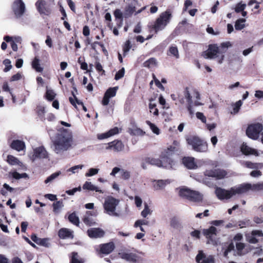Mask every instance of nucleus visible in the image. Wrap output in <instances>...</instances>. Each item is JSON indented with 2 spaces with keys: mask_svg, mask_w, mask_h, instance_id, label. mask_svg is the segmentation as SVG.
I'll list each match as a JSON object with an SVG mask.
<instances>
[{
  "mask_svg": "<svg viewBox=\"0 0 263 263\" xmlns=\"http://www.w3.org/2000/svg\"><path fill=\"white\" fill-rule=\"evenodd\" d=\"M52 142L53 151L59 155L63 154L75 146L71 131L64 128L58 130Z\"/></svg>",
  "mask_w": 263,
  "mask_h": 263,
  "instance_id": "1",
  "label": "nucleus"
},
{
  "mask_svg": "<svg viewBox=\"0 0 263 263\" xmlns=\"http://www.w3.org/2000/svg\"><path fill=\"white\" fill-rule=\"evenodd\" d=\"M249 190L259 191L263 190V182L256 184L244 183L226 190L220 187H216L215 193L220 200L228 199L234 196L246 193Z\"/></svg>",
  "mask_w": 263,
  "mask_h": 263,
  "instance_id": "2",
  "label": "nucleus"
},
{
  "mask_svg": "<svg viewBox=\"0 0 263 263\" xmlns=\"http://www.w3.org/2000/svg\"><path fill=\"white\" fill-rule=\"evenodd\" d=\"M230 46L231 44L229 42L222 43L219 46L215 44L210 45L203 56L205 59H217L218 63L221 64L224 59V54Z\"/></svg>",
  "mask_w": 263,
  "mask_h": 263,
  "instance_id": "3",
  "label": "nucleus"
},
{
  "mask_svg": "<svg viewBox=\"0 0 263 263\" xmlns=\"http://www.w3.org/2000/svg\"><path fill=\"white\" fill-rule=\"evenodd\" d=\"M119 200L112 196H107L103 203L104 213L113 217H119L120 214L116 212V208L119 203Z\"/></svg>",
  "mask_w": 263,
  "mask_h": 263,
  "instance_id": "4",
  "label": "nucleus"
},
{
  "mask_svg": "<svg viewBox=\"0 0 263 263\" xmlns=\"http://www.w3.org/2000/svg\"><path fill=\"white\" fill-rule=\"evenodd\" d=\"M189 145L192 146V149L197 152L203 153L208 150V144L199 137L191 136L186 138Z\"/></svg>",
  "mask_w": 263,
  "mask_h": 263,
  "instance_id": "5",
  "label": "nucleus"
},
{
  "mask_svg": "<svg viewBox=\"0 0 263 263\" xmlns=\"http://www.w3.org/2000/svg\"><path fill=\"white\" fill-rule=\"evenodd\" d=\"M171 17V13L168 11L161 13L154 25L153 28L155 32L163 30L169 23Z\"/></svg>",
  "mask_w": 263,
  "mask_h": 263,
  "instance_id": "6",
  "label": "nucleus"
},
{
  "mask_svg": "<svg viewBox=\"0 0 263 263\" xmlns=\"http://www.w3.org/2000/svg\"><path fill=\"white\" fill-rule=\"evenodd\" d=\"M263 127L261 124H252L247 127L246 134L249 138L253 140H257L259 138L260 133Z\"/></svg>",
  "mask_w": 263,
  "mask_h": 263,
  "instance_id": "7",
  "label": "nucleus"
},
{
  "mask_svg": "<svg viewBox=\"0 0 263 263\" xmlns=\"http://www.w3.org/2000/svg\"><path fill=\"white\" fill-rule=\"evenodd\" d=\"M29 157L32 161H34L37 159L48 158V153L43 146H41L33 148V153Z\"/></svg>",
  "mask_w": 263,
  "mask_h": 263,
  "instance_id": "8",
  "label": "nucleus"
},
{
  "mask_svg": "<svg viewBox=\"0 0 263 263\" xmlns=\"http://www.w3.org/2000/svg\"><path fill=\"white\" fill-rule=\"evenodd\" d=\"M217 229L212 226L208 229L203 230V234L208 239L207 243L213 245H217V240L216 238Z\"/></svg>",
  "mask_w": 263,
  "mask_h": 263,
  "instance_id": "9",
  "label": "nucleus"
},
{
  "mask_svg": "<svg viewBox=\"0 0 263 263\" xmlns=\"http://www.w3.org/2000/svg\"><path fill=\"white\" fill-rule=\"evenodd\" d=\"M35 6L41 15H49L51 13V9L47 5L45 0H38Z\"/></svg>",
  "mask_w": 263,
  "mask_h": 263,
  "instance_id": "10",
  "label": "nucleus"
},
{
  "mask_svg": "<svg viewBox=\"0 0 263 263\" xmlns=\"http://www.w3.org/2000/svg\"><path fill=\"white\" fill-rule=\"evenodd\" d=\"M12 9L15 16L21 17L25 12V5L22 0H16L13 4Z\"/></svg>",
  "mask_w": 263,
  "mask_h": 263,
  "instance_id": "11",
  "label": "nucleus"
},
{
  "mask_svg": "<svg viewBox=\"0 0 263 263\" xmlns=\"http://www.w3.org/2000/svg\"><path fill=\"white\" fill-rule=\"evenodd\" d=\"M196 261L197 263H215L214 256L207 255L202 251H199L196 257Z\"/></svg>",
  "mask_w": 263,
  "mask_h": 263,
  "instance_id": "12",
  "label": "nucleus"
},
{
  "mask_svg": "<svg viewBox=\"0 0 263 263\" xmlns=\"http://www.w3.org/2000/svg\"><path fill=\"white\" fill-rule=\"evenodd\" d=\"M121 257L128 261L134 263H143V259L136 254L133 253H122L120 254Z\"/></svg>",
  "mask_w": 263,
  "mask_h": 263,
  "instance_id": "13",
  "label": "nucleus"
},
{
  "mask_svg": "<svg viewBox=\"0 0 263 263\" xmlns=\"http://www.w3.org/2000/svg\"><path fill=\"white\" fill-rule=\"evenodd\" d=\"M204 174L205 176L208 177L215 178L216 179H221L224 178V177L227 175V173L223 170L215 169L206 170Z\"/></svg>",
  "mask_w": 263,
  "mask_h": 263,
  "instance_id": "14",
  "label": "nucleus"
},
{
  "mask_svg": "<svg viewBox=\"0 0 263 263\" xmlns=\"http://www.w3.org/2000/svg\"><path fill=\"white\" fill-rule=\"evenodd\" d=\"M164 161V160H163ZM146 163L156 165L158 167H171L170 162L165 163L164 161H162L158 158H154L151 157H147L145 159Z\"/></svg>",
  "mask_w": 263,
  "mask_h": 263,
  "instance_id": "15",
  "label": "nucleus"
},
{
  "mask_svg": "<svg viewBox=\"0 0 263 263\" xmlns=\"http://www.w3.org/2000/svg\"><path fill=\"white\" fill-rule=\"evenodd\" d=\"M257 237H263V233L261 230H253L251 233L246 234V239L250 243H256L258 242Z\"/></svg>",
  "mask_w": 263,
  "mask_h": 263,
  "instance_id": "16",
  "label": "nucleus"
},
{
  "mask_svg": "<svg viewBox=\"0 0 263 263\" xmlns=\"http://www.w3.org/2000/svg\"><path fill=\"white\" fill-rule=\"evenodd\" d=\"M117 89V87H114L109 88L107 90V91L105 92L104 94L102 102V104L103 105L106 106L108 104L109 102V99L116 96Z\"/></svg>",
  "mask_w": 263,
  "mask_h": 263,
  "instance_id": "17",
  "label": "nucleus"
},
{
  "mask_svg": "<svg viewBox=\"0 0 263 263\" xmlns=\"http://www.w3.org/2000/svg\"><path fill=\"white\" fill-rule=\"evenodd\" d=\"M87 234L92 238L102 237L104 234V231L100 228H90L87 230Z\"/></svg>",
  "mask_w": 263,
  "mask_h": 263,
  "instance_id": "18",
  "label": "nucleus"
},
{
  "mask_svg": "<svg viewBox=\"0 0 263 263\" xmlns=\"http://www.w3.org/2000/svg\"><path fill=\"white\" fill-rule=\"evenodd\" d=\"M240 150L243 154L245 155H259L256 149L249 146L246 143H243L240 146Z\"/></svg>",
  "mask_w": 263,
  "mask_h": 263,
  "instance_id": "19",
  "label": "nucleus"
},
{
  "mask_svg": "<svg viewBox=\"0 0 263 263\" xmlns=\"http://www.w3.org/2000/svg\"><path fill=\"white\" fill-rule=\"evenodd\" d=\"M108 144V146L106 147V149H112L115 152H119L124 148V145L121 141H114L109 142Z\"/></svg>",
  "mask_w": 263,
  "mask_h": 263,
  "instance_id": "20",
  "label": "nucleus"
},
{
  "mask_svg": "<svg viewBox=\"0 0 263 263\" xmlns=\"http://www.w3.org/2000/svg\"><path fill=\"white\" fill-rule=\"evenodd\" d=\"M100 252L105 254L110 253L115 249L114 243L112 242L101 245Z\"/></svg>",
  "mask_w": 263,
  "mask_h": 263,
  "instance_id": "21",
  "label": "nucleus"
},
{
  "mask_svg": "<svg viewBox=\"0 0 263 263\" xmlns=\"http://www.w3.org/2000/svg\"><path fill=\"white\" fill-rule=\"evenodd\" d=\"M171 182L168 179L154 180L153 182V186L156 190H161L164 189L167 184Z\"/></svg>",
  "mask_w": 263,
  "mask_h": 263,
  "instance_id": "22",
  "label": "nucleus"
},
{
  "mask_svg": "<svg viewBox=\"0 0 263 263\" xmlns=\"http://www.w3.org/2000/svg\"><path fill=\"white\" fill-rule=\"evenodd\" d=\"M182 162L189 169H195L197 167V165L195 162L194 158L184 157L182 160Z\"/></svg>",
  "mask_w": 263,
  "mask_h": 263,
  "instance_id": "23",
  "label": "nucleus"
},
{
  "mask_svg": "<svg viewBox=\"0 0 263 263\" xmlns=\"http://www.w3.org/2000/svg\"><path fill=\"white\" fill-rule=\"evenodd\" d=\"M73 232L67 228H62L59 231V236L61 239L72 238Z\"/></svg>",
  "mask_w": 263,
  "mask_h": 263,
  "instance_id": "24",
  "label": "nucleus"
},
{
  "mask_svg": "<svg viewBox=\"0 0 263 263\" xmlns=\"http://www.w3.org/2000/svg\"><path fill=\"white\" fill-rule=\"evenodd\" d=\"M119 133V129L118 127H116L111 129H110L107 132L105 133L99 134L98 135V138L100 140H102L105 138H107L111 136H112Z\"/></svg>",
  "mask_w": 263,
  "mask_h": 263,
  "instance_id": "25",
  "label": "nucleus"
},
{
  "mask_svg": "<svg viewBox=\"0 0 263 263\" xmlns=\"http://www.w3.org/2000/svg\"><path fill=\"white\" fill-rule=\"evenodd\" d=\"M83 189L90 191H96L100 193H103V191L99 187L93 184L91 182L86 181L83 185Z\"/></svg>",
  "mask_w": 263,
  "mask_h": 263,
  "instance_id": "26",
  "label": "nucleus"
},
{
  "mask_svg": "<svg viewBox=\"0 0 263 263\" xmlns=\"http://www.w3.org/2000/svg\"><path fill=\"white\" fill-rule=\"evenodd\" d=\"M241 165L246 167L254 170L261 169L263 167V164L261 163H252L250 161H243Z\"/></svg>",
  "mask_w": 263,
  "mask_h": 263,
  "instance_id": "27",
  "label": "nucleus"
},
{
  "mask_svg": "<svg viewBox=\"0 0 263 263\" xmlns=\"http://www.w3.org/2000/svg\"><path fill=\"white\" fill-rule=\"evenodd\" d=\"M184 95L185 99L187 100V102L189 103L188 106V110L190 113V114L193 115L194 114V111L192 109L193 107V101L192 100V96L189 92V88H186L185 91H184Z\"/></svg>",
  "mask_w": 263,
  "mask_h": 263,
  "instance_id": "28",
  "label": "nucleus"
},
{
  "mask_svg": "<svg viewBox=\"0 0 263 263\" xmlns=\"http://www.w3.org/2000/svg\"><path fill=\"white\" fill-rule=\"evenodd\" d=\"M203 195L198 191L191 190L190 201L199 202L202 200Z\"/></svg>",
  "mask_w": 263,
  "mask_h": 263,
  "instance_id": "29",
  "label": "nucleus"
},
{
  "mask_svg": "<svg viewBox=\"0 0 263 263\" xmlns=\"http://www.w3.org/2000/svg\"><path fill=\"white\" fill-rule=\"evenodd\" d=\"M11 147L17 151H23L25 148V143L21 140H14L11 144Z\"/></svg>",
  "mask_w": 263,
  "mask_h": 263,
  "instance_id": "30",
  "label": "nucleus"
},
{
  "mask_svg": "<svg viewBox=\"0 0 263 263\" xmlns=\"http://www.w3.org/2000/svg\"><path fill=\"white\" fill-rule=\"evenodd\" d=\"M178 190V193L180 197L189 200H190L191 190L186 187H182L179 188Z\"/></svg>",
  "mask_w": 263,
  "mask_h": 263,
  "instance_id": "31",
  "label": "nucleus"
},
{
  "mask_svg": "<svg viewBox=\"0 0 263 263\" xmlns=\"http://www.w3.org/2000/svg\"><path fill=\"white\" fill-rule=\"evenodd\" d=\"M171 153H166V152H165L164 153L162 154V156L161 157L160 160L162 161H164L165 163L170 162L171 167H165L166 168H171L173 167V166L174 165V162L172 160V159L170 158V155H171Z\"/></svg>",
  "mask_w": 263,
  "mask_h": 263,
  "instance_id": "32",
  "label": "nucleus"
},
{
  "mask_svg": "<svg viewBox=\"0 0 263 263\" xmlns=\"http://www.w3.org/2000/svg\"><path fill=\"white\" fill-rule=\"evenodd\" d=\"M40 60L37 57H35L33 60L32 62V68L35 70L37 72H42L43 70V68L41 66L40 64Z\"/></svg>",
  "mask_w": 263,
  "mask_h": 263,
  "instance_id": "33",
  "label": "nucleus"
},
{
  "mask_svg": "<svg viewBox=\"0 0 263 263\" xmlns=\"http://www.w3.org/2000/svg\"><path fill=\"white\" fill-rule=\"evenodd\" d=\"M234 246L233 243L222 244V249L224 250L223 256L226 257H228L229 253L234 250Z\"/></svg>",
  "mask_w": 263,
  "mask_h": 263,
  "instance_id": "34",
  "label": "nucleus"
},
{
  "mask_svg": "<svg viewBox=\"0 0 263 263\" xmlns=\"http://www.w3.org/2000/svg\"><path fill=\"white\" fill-rule=\"evenodd\" d=\"M157 63L156 59L154 58H151L143 63V66L151 68L156 67Z\"/></svg>",
  "mask_w": 263,
  "mask_h": 263,
  "instance_id": "35",
  "label": "nucleus"
},
{
  "mask_svg": "<svg viewBox=\"0 0 263 263\" xmlns=\"http://www.w3.org/2000/svg\"><path fill=\"white\" fill-rule=\"evenodd\" d=\"M135 11V7L133 5H128L126 7L124 12V17L128 18L130 17Z\"/></svg>",
  "mask_w": 263,
  "mask_h": 263,
  "instance_id": "36",
  "label": "nucleus"
},
{
  "mask_svg": "<svg viewBox=\"0 0 263 263\" xmlns=\"http://www.w3.org/2000/svg\"><path fill=\"white\" fill-rule=\"evenodd\" d=\"M61 174V171H58L56 172L51 175H50L49 176H48L46 179L45 180L44 182L45 184H48L50 183H51L54 180H55L56 178H57Z\"/></svg>",
  "mask_w": 263,
  "mask_h": 263,
  "instance_id": "37",
  "label": "nucleus"
},
{
  "mask_svg": "<svg viewBox=\"0 0 263 263\" xmlns=\"http://www.w3.org/2000/svg\"><path fill=\"white\" fill-rule=\"evenodd\" d=\"M7 161L9 164L12 165H20L22 163L17 158L14 157L12 155H8L7 156Z\"/></svg>",
  "mask_w": 263,
  "mask_h": 263,
  "instance_id": "38",
  "label": "nucleus"
},
{
  "mask_svg": "<svg viewBox=\"0 0 263 263\" xmlns=\"http://www.w3.org/2000/svg\"><path fill=\"white\" fill-rule=\"evenodd\" d=\"M179 147V142L177 141H174L173 145L170 146L166 151V153L172 154L173 152L177 151Z\"/></svg>",
  "mask_w": 263,
  "mask_h": 263,
  "instance_id": "39",
  "label": "nucleus"
},
{
  "mask_svg": "<svg viewBox=\"0 0 263 263\" xmlns=\"http://www.w3.org/2000/svg\"><path fill=\"white\" fill-rule=\"evenodd\" d=\"M246 22V19L239 18L237 20L235 24V29L237 30H241L245 27V23Z\"/></svg>",
  "mask_w": 263,
  "mask_h": 263,
  "instance_id": "40",
  "label": "nucleus"
},
{
  "mask_svg": "<svg viewBox=\"0 0 263 263\" xmlns=\"http://www.w3.org/2000/svg\"><path fill=\"white\" fill-rule=\"evenodd\" d=\"M168 55H173L176 59L179 58V54L178 48L176 46H171L169 48L168 52L167 53Z\"/></svg>",
  "mask_w": 263,
  "mask_h": 263,
  "instance_id": "41",
  "label": "nucleus"
},
{
  "mask_svg": "<svg viewBox=\"0 0 263 263\" xmlns=\"http://www.w3.org/2000/svg\"><path fill=\"white\" fill-rule=\"evenodd\" d=\"M68 220L73 224L78 226L80 223L79 218L74 212L70 214L68 216Z\"/></svg>",
  "mask_w": 263,
  "mask_h": 263,
  "instance_id": "42",
  "label": "nucleus"
},
{
  "mask_svg": "<svg viewBox=\"0 0 263 263\" xmlns=\"http://www.w3.org/2000/svg\"><path fill=\"white\" fill-rule=\"evenodd\" d=\"M156 107V104L153 102V100H150L149 104L150 112L153 113L155 116H157L158 115V110Z\"/></svg>",
  "mask_w": 263,
  "mask_h": 263,
  "instance_id": "43",
  "label": "nucleus"
},
{
  "mask_svg": "<svg viewBox=\"0 0 263 263\" xmlns=\"http://www.w3.org/2000/svg\"><path fill=\"white\" fill-rule=\"evenodd\" d=\"M84 167V165L80 164L73 166L68 170H67V172H70L72 174L78 173L80 170L82 169Z\"/></svg>",
  "mask_w": 263,
  "mask_h": 263,
  "instance_id": "44",
  "label": "nucleus"
},
{
  "mask_svg": "<svg viewBox=\"0 0 263 263\" xmlns=\"http://www.w3.org/2000/svg\"><path fill=\"white\" fill-rule=\"evenodd\" d=\"M70 263H83V261L81 259L79 258V256L77 253L72 252Z\"/></svg>",
  "mask_w": 263,
  "mask_h": 263,
  "instance_id": "45",
  "label": "nucleus"
},
{
  "mask_svg": "<svg viewBox=\"0 0 263 263\" xmlns=\"http://www.w3.org/2000/svg\"><path fill=\"white\" fill-rule=\"evenodd\" d=\"M99 168H90L88 170L87 172L86 173L85 176L86 177H92L97 175L99 173Z\"/></svg>",
  "mask_w": 263,
  "mask_h": 263,
  "instance_id": "46",
  "label": "nucleus"
},
{
  "mask_svg": "<svg viewBox=\"0 0 263 263\" xmlns=\"http://www.w3.org/2000/svg\"><path fill=\"white\" fill-rule=\"evenodd\" d=\"M12 176L15 179H20L21 178H28V175L27 174L24 173L20 174L17 172H14L12 173Z\"/></svg>",
  "mask_w": 263,
  "mask_h": 263,
  "instance_id": "47",
  "label": "nucleus"
},
{
  "mask_svg": "<svg viewBox=\"0 0 263 263\" xmlns=\"http://www.w3.org/2000/svg\"><path fill=\"white\" fill-rule=\"evenodd\" d=\"M246 4H243L242 2L237 4L235 7V11L236 13H239L244 10L246 9Z\"/></svg>",
  "mask_w": 263,
  "mask_h": 263,
  "instance_id": "48",
  "label": "nucleus"
},
{
  "mask_svg": "<svg viewBox=\"0 0 263 263\" xmlns=\"http://www.w3.org/2000/svg\"><path fill=\"white\" fill-rule=\"evenodd\" d=\"M146 123L154 134L156 135L159 134L160 130L154 124L151 123L149 121H146Z\"/></svg>",
  "mask_w": 263,
  "mask_h": 263,
  "instance_id": "49",
  "label": "nucleus"
},
{
  "mask_svg": "<svg viewBox=\"0 0 263 263\" xmlns=\"http://www.w3.org/2000/svg\"><path fill=\"white\" fill-rule=\"evenodd\" d=\"M152 212V211L149 209L147 204L145 203L144 204V209L141 212V216L144 218H146L148 215L151 214Z\"/></svg>",
  "mask_w": 263,
  "mask_h": 263,
  "instance_id": "50",
  "label": "nucleus"
},
{
  "mask_svg": "<svg viewBox=\"0 0 263 263\" xmlns=\"http://www.w3.org/2000/svg\"><path fill=\"white\" fill-rule=\"evenodd\" d=\"M149 224V222L146 219H139L136 221L134 224L135 228H138L139 226H148Z\"/></svg>",
  "mask_w": 263,
  "mask_h": 263,
  "instance_id": "51",
  "label": "nucleus"
},
{
  "mask_svg": "<svg viewBox=\"0 0 263 263\" xmlns=\"http://www.w3.org/2000/svg\"><path fill=\"white\" fill-rule=\"evenodd\" d=\"M63 206L62 201H58L53 203V211L55 213H58L59 210Z\"/></svg>",
  "mask_w": 263,
  "mask_h": 263,
  "instance_id": "52",
  "label": "nucleus"
},
{
  "mask_svg": "<svg viewBox=\"0 0 263 263\" xmlns=\"http://www.w3.org/2000/svg\"><path fill=\"white\" fill-rule=\"evenodd\" d=\"M73 98L72 97L69 98V101L71 104L77 108V104L80 105H83V103L81 101L79 100L77 98L73 95Z\"/></svg>",
  "mask_w": 263,
  "mask_h": 263,
  "instance_id": "53",
  "label": "nucleus"
},
{
  "mask_svg": "<svg viewBox=\"0 0 263 263\" xmlns=\"http://www.w3.org/2000/svg\"><path fill=\"white\" fill-rule=\"evenodd\" d=\"M242 105V102L241 100H239L237 101L234 105H233V111L232 113H233L234 114H236L238 112L239 109L241 105Z\"/></svg>",
  "mask_w": 263,
  "mask_h": 263,
  "instance_id": "54",
  "label": "nucleus"
},
{
  "mask_svg": "<svg viewBox=\"0 0 263 263\" xmlns=\"http://www.w3.org/2000/svg\"><path fill=\"white\" fill-rule=\"evenodd\" d=\"M55 96L54 92L51 89H47L46 93V99L49 101H52L54 99Z\"/></svg>",
  "mask_w": 263,
  "mask_h": 263,
  "instance_id": "55",
  "label": "nucleus"
},
{
  "mask_svg": "<svg viewBox=\"0 0 263 263\" xmlns=\"http://www.w3.org/2000/svg\"><path fill=\"white\" fill-rule=\"evenodd\" d=\"M3 64L5 66V68L4 69V72H7L12 68L11 62L9 59H5L3 61Z\"/></svg>",
  "mask_w": 263,
  "mask_h": 263,
  "instance_id": "56",
  "label": "nucleus"
},
{
  "mask_svg": "<svg viewBox=\"0 0 263 263\" xmlns=\"http://www.w3.org/2000/svg\"><path fill=\"white\" fill-rule=\"evenodd\" d=\"M15 40L12 41L11 43V46L12 49L13 51H16L17 50V45L16 44L15 42H19L21 41V38L20 37H15Z\"/></svg>",
  "mask_w": 263,
  "mask_h": 263,
  "instance_id": "57",
  "label": "nucleus"
},
{
  "mask_svg": "<svg viewBox=\"0 0 263 263\" xmlns=\"http://www.w3.org/2000/svg\"><path fill=\"white\" fill-rule=\"evenodd\" d=\"M114 16L116 18L120 19L122 21L123 17H124V13L119 9H117L114 12Z\"/></svg>",
  "mask_w": 263,
  "mask_h": 263,
  "instance_id": "58",
  "label": "nucleus"
},
{
  "mask_svg": "<svg viewBox=\"0 0 263 263\" xmlns=\"http://www.w3.org/2000/svg\"><path fill=\"white\" fill-rule=\"evenodd\" d=\"M121 176L122 179L124 180L128 179L130 177V174L129 171H127L125 170H122L121 171Z\"/></svg>",
  "mask_w": 263,
  "mask_h": 263,
  "instance_id": "59",
  "label": "nucleus"
},
{
  "mask_svg": "<svg viewBox=\"0 0 263 263\" xmlns=\"http://www.w3.org/2000/svg\"><path fill=\"white\" fill-rule=\"evenodd\" d=\"M125 73V70L124 68H122L119 70L116 73L115 77V79L116 80H118L123 77Z\"/></svg>",
  "mask_w": 263,
  "mask_h": 263,
  "instance_id": "60",
  "label": "nucleus"
},
{
  "mask_svg": "<svg viewBox=\"0 0 263 263\" xmlns=\"http://www.w3.org/2000/svg\"><path fill=\"white\" fill-rule=\"evenodd\" d=\"M171 226L174 228H177L179 226V220L177 217H173L171 219Z\"/></svg>",
  "mask_w": 263,
  "mask_h": 263,
  "instance_id": "61",
  "label": "nucleus"
},
{
  "mask_svg": "<svg viewBox=\"0 0 263 263\" xmlns=\"http://www.w3.org/2000/svg\"><path fill=\"white\" fill-rule=\"evenodd\" d=\"M132 134L136 136H143L144 135L145 132L140 128H136L132 130Z\"/></svg>",
  "mask_w": 263,
  "mask_h": 263,
  "instance_id": "62",
  "label": "nucleus"
},
{
  "mask_svg": "<svg viewBox=\"0 0 263 263\" xmlns=\"http://www.w3.org/2000/svg\"><path fill=\"white\" fill-rule=\"evenodd\" d=\"M37 245L48 247L49 246V239L40 238Z\"/></svg>",
  "mask_w": 263,
  "mask_h": 263,
  "instance_id": "63",
  "label": "nucleus"
},
{
  "mask_svg": "<svg viewBox=\"0 0 263 263\" xmlns=\"http://www.w3.org/2000/svg\"><path fill=\"white\" fill-rule=\"evenodd\" d=\"M83 222H84L85 224L89 226L94 224L95 223L92 218L87 216H85L84 218Z\"/></svg>",
  "mask_w": 263,
  "mask_h": 263,
  "instance_id": "64",
  "label": "nucleus"
}]
</instances>
